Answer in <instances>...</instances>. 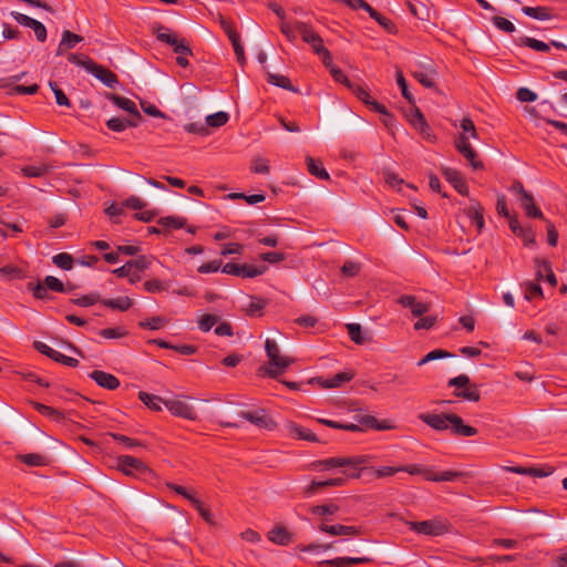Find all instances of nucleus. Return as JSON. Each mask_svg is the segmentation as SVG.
I'll return each mask as SVG.
<instances>
[{"mask_svg": "<svg viewBox=\"0 0 567 567\" xmlns=\"http://www.w3.org/2000/svg\"><path fill=\"white\" fill-rule=\"evenodd\" d=\"M43 284L48 287L49 290L55 292H64L66 291L63 282L54 276H47L44 278Z\"/></svg>", "mask_w": 567, "mask_h": 567, "instance_id": "63", "label": "nucleus"}, {"mask_svg": "<svg viewBox=\"0 0 567 567\" xmlns=\"http://www.w3.org/2000/svg\"><path fill=\"white\" fill-rule=\"evenodd\" d=\"M465 214L481 231L484 227V207L475 199L470 200V206L465 208Z\"/></svg>", "mask_w": 567, "mask_h": 567, "instance_id": "25", "label": "nucleus"}, {"mask_svg": "<svg viewBox=\"0 0 567 567\" xmlns=\"http://www.w3.org/2000/svg\"><path fill=\"white\" fill-rule=\"evenodd\" d=\"M101 303L113 310L126 311L132 307L133 301L130 297L124 296L114 299H102Z\"/></svg>", "mask_w": 567, "mask_h": 567, "instance_id": "37", "label": "nucleus"}, {"mask_svg": "<svg viewBox=\"0 0 567 567\" xmlns=\"http://www.w3.org/2000/svg\"><path fill=\"white\" fill-rule=\"evenodd\" d=\"M352 373L342 371L334 374L332 378H317L316 380L323 389H333L341 386L346 382H349L352 380Z\"/></svg>", "mask_w": 567, "mask_h": 567, "instance_id": "27", "label": "nucleus"}, {"mask_svg": "<svg viewBox=\"0 0 567 567\" xmlns=\"http://www.w3.org/2000/svg\"><path fill=\"white\" fill-rule=\"evenodd\" d=\"M508 226L511 230L519 238L523 239L526 246H530L535 244V233L530 227L520 226L517 217L511 218L508 221Z\"/></svg>", "mask_w": 567, "mask_h": 567, "instance_id": "23", "label": "nucleus"}, {"mask_svg": "<svg viewBox=\"0 0 567 567\" xmlns=\"http://www.w3.org/2000/svg\"><path fill=\"white\" fill-rule=\"evenodd\" d=\"M267 81L272 84V85H276L278 87H281V89H285V90H288V91H291V92H297L298 90L291 84V81L289 78H287L286 75H282V74H277V73H270L268 72L267 73Z\"/></svg>", "mask_w": 567, "mask_h": 567, "instance_id": "40", "label": "nucleus"}, {"mask_svg": "<svg viewBox=\"0 0 567 567\" xmlns=\"http://www.w3.org/2000/svg\"><path fill=\"white\" fill-rule=\"evenodd\" d=\"M295 28L297 32L300 33L303 42L311 45L316 54L327 49L323 44L322 38L312 29L310 24L302 21H297L295 22Z\"/></svg>", "mask_w": 567, "mask_h": 567, "instance_id": "11", "label": "nucleus"}, {"mask_svg": "<svg viewBox=\"0 0 567 567\" xmlns=\"http://www.w3.org/2000/svg\"><path fill=\"white\" fill-rule=\"evenodd\" d=\"M115 441L123 443L127 449L142 447L143 443L138 440L128 437L126 435L120 433H111L110 434Z\"/></svg>", "mask_w": 567, "mask_h": 567, "instance_id": "60", "label": "nucleus"}, {"mask_svg": "<svg viewBox=\"0 0 567 567\" xmlns=\"http://www.w3.org/2000/svg\"><path fill=\"white\" fill-rule=\"evenodd\" d=\"M370 456L359 455L352 457H330L318 462L322 468L351 467L353 472L348 473L349 477L359 478Z\"/></svg>", "mask_w": 567, "mask_h": 567, "instance_id": "7", "label": "nucleus"}, {"mask_svg": "<svg viewBox=\"0 0 567 567\" xmlns=\"http://www.w3.org/2000/svg\"><path fill=\"white\" fill-rule=\"evenodd\" d=\"M401 472H406L411 475H422L426 481H430V477L432 475V468L431 467H424L420 464H411L405 466H400Z\"/></svg>", "mask_w": 567, "mask_h": 567, "instance_id": "43", "label": "nucleus"}, {"mask_svg": "<svg viewBox=\"0 0 567 567\" xmlns=\"http://www.w3.org/2000/svg\"><path fill=\"white\" fill-rule=\"evenodd\" d=\"M506 471L520 475H528L534 477H546L553 473V468L549 467L547 471L538 467H524V466H509Z\"/></svg>", "mask_w": 567, "mask_h": 567, "instance_id": "31", "label": "nucleus"}, {"mask_svg": "<svg viewBox=\"0 0 567 567\" xmlns=\"http://www.w3.org/2000/svg\"><path fill=\"white\" fill-rule=\"evenodd\" d=\"M461 134L454 142L455 148L470 162L474 169H482L483 162L477 159V153L470 144V137L478 138V134L474 122L470 117H464L461 121Z\"/></svg>", "mask_w": 567, "mask_h": 567, "instance_id": "3", "label": "nucleus"}, {"mask_svg": "<svg viewBox=\"0 0 567 567\" xmlns=\"http://www.w3.org/2000/svg\"><path fill=\"white\" fill-rule=\"evenodd\" d=\"M152 31L159 42L173 48V51L177 54L176 63L182 68H186L188 65L187 56L193 54L187 41L157 22L152 24Z\"/></svg>", "mask_w": 567, "mask_h": 567, "instance_id": "2", "label": "nucleus"}, {"mask_svg": "<svg viewBox=\"0 0 567 567\" xmlns=\"http://www.w3.org/2000/svg\"><path fill=\"white\" fill-rule=\"evenodd\" d=\"M157 223L163 227H167V228L172 227L175 229H179L185 226L186 219L183 217L167 216V217L159 218Z\"/></svg>", "mask_w": 567, "mask_h": 567, "instance_id": "52", "label": "nucleus"}, {"mask_svg": "<svg viewBox=\"0 0 567 567\" xmlns=\"http://www.w3.org/2000/svg\"><path fill=\"white\" fill-rule=\"evenodd\" d=\"M89 73L94 75L97 80H100L107 87L113 89L118 84V78L113 71H111L107 68L100 65L95 62H93V66H91Z\"/></svg>", "mask_w": 567, "mask_h": 567, "instance_id": "19", "label": "nucleus"}, {"mask_svg": "<svg viewBox=\"0 0 567 567\" xmlns=\"http://www.w3.org/2000/svg\"><path fill=\"white\" fill-rule=\"evenodd\" d=\"M267 301L260 297H251L249 305L246 308V313L249 317L261 316L262 310L265 309Z\"/></svg>", "mask_w": 567, "mask_h": 567, "instance_id": "42", "label": "nucleus"}, {"mask_svg": "<svg viewBox=\"0 0 567 567\" xmlns=\"http://www.w3.org/2000/svg\"><path fill=\"white\" fill-rule=\"evenodd\" d=\"M436 71L431 63L421 64L419 69L412 71V76L426 89L435 87Z\"/></svg>", "mask_w": 567, "mask_h": 567, "instance_id": "18", "label": "nucleus"}, {"mask_svg": "<svg viewBox=\"0 0 567 567\" xmlns=\"http://www.w3.org/2000/svg\"><path fill=\"white\" fill-rule=\"evenodd\" d=\"M492 22L497 29H499L506 33H513L516 30L513 22H511L509 20H507L503 17L495 16L492 19Z\"/></svg>", "mask_w": 567, "mask_h": 567, "instance_id": "57", "label": "nucleus"}, {"mask_svg": "<svg viewBox=\"0 0 567 567\" xmlns=\"http://www.w3.org/2000/svg\"><path fill=\"white\" fill-rule=\"evenodd\" d=\"M355 420L358 423H340L332 420L327 419H318V422L329 426L331 429H338V430H344L350 432H362L363 427L374 429V430H389L390 425L385 424V422L380 423L374 416L372 415H362L355 416Z\"/></svg>", "mask_w": 567, "mask_h": 567, "instance_id": "5", "label": "nucleus"}, {"mask_svg": "<svg viewBox=\"0 0 567 567\" xmlns=\"http://www.w3.org/2000/svg\"><path fill=\"white\" fill-rule=\"evenodd\" d=\"M519 200L528 217L544 219V215L542 210L535 205L534 197L530 193L524 194V197H519Z\"/></svg>", "mask_w": 567, "mask_h": 567, "instance_id": "32", "label": "nucleus"}, {"mask_svg": "<svg viewBox=\"0 0 567 567\" xmlns=\"http://www.w3.org/2000/svg\"><path fill=\"white\" fill-rule=\"evenodd\" d=\"M535 268H536V278L537 280H546L551 287L557 286V278L551 269V264L547 259H542L536 257L534 259Z\"/></svg>", "mask_w": 567, "mask_h": 567, "instance_id": "17", "label": "nucleus"}, {"mask_svg": "<svg viewBox=\"0 0 567 567\" xmlns=\"http://www.w3.org/2000/svg\"><path fill=\"white\" fill-rule=\"evenodd\" d=\"M30 403L40 414L48 417L49 420L55 423H61L64 421L63 412L40 402L31 401Z\"/></svg>", "mask_w": 567, "mask_h": 567, "instance_id": "28", "label": "nucleus"}, {"mask_svg": "<svg viewBox=\"0 0 567 567\" xmlns=\"http://www.w3.org/2000/svg\"><path fill=\"white\" fill-rule=\"evenodd\" d=\"M70 63L82 66L86 72L93 66V60L85 54L69 53L66 56Z\"/></svg>", "mask_w": 567, "mask_h": 567, "instance_id": "46", "label": "nucleus"}, {"mask_svg": "<svg viewBox=\"0 0 567 567\" xmlns=\"http://www.w3.org/2000/svg\"><path fill=\"white\" fill-rule=\"evenodd\" d=\"M150 265L151 259L146 256H138L137 258L127 261V267H131V269H135L137 271L147 269Z\"/></svg>", "mask_w": 567, "mask_h": 567, "instance_id": "61", "label": "nucleus"}, {"mask_svg": "<svg viewBox=\"0 0 567 567\" xmlns=\"http://www.w3.org/2000/svg\"><path fill=\"white\" fill-rule=\"evenodd\" d=\"M218 321V317L215 315H204L198 320V328L204 331L208 332Z\"/></svg>", "mask_w": 567, "mask_h": 567, "instance_id": "62", "label": "nucleus"}, {"mask_svg": "<svg viewBox=\"0 0 567 567\" xmlns=\"http://www.w3.org/2000/svg\"><path fill=\"white\" fill-rule=\"evenodd\" d=\"M447 386L455 388L453 395L460 400L468 402H478L481 400L478 385L471 382L470 377L466 374H460L450 379Z\"/></svg>", "mask_w": 567, "mask_h": 567, "instance_id": "6", "label": "nucleus"}, {"mask_svg": "<svg viewBox=\"0 0 567 567\" xmlns=\"http://www.w3.org/2000/svg\"><path fill=\"white\" fill-rule=\"evenodd\" d=\"M454 354L446 351V350H443V349H435V350H432L430 351L427 354H425L419 362H417V365L419 367H422L424 364H426L427 362H431L433 360H437V359H446V358H453Z\"/></svg>", "mask_w": 567, "mask_h": 567, "instance_id": "44", "label": "nucleus"}, {"mask_svg": "<svg viewBox=\"0 0 567 567\" xmlns=\"http://www.w3.org/2000/svg\"><path fill=\"white\" fill-rule=\"evenodd\" d=\"M105 97L107 100H110L113 104H115L117 107L127 112L128 114L134 113L135 110L137 109L136 104L127 97H124V96H121V95H117L114 93H110V92L105 93Z\"/></svg>", "mask_w": 567, "mask_h": 567, "instance_id": "34", "label": "nucleus"}, {"mask_svg": "<svg viewBox=\"0 0 567 567\" xmlns=\"http://www.w3.org/2000/svg\"><path fill=\"white\" fill-rule=\"evenodd\" d=\"M138 399L152 411H161L162 405H164L165 400L158 395L150 394L147 392L141 391L138 393Z\"/></svg>", "mask_w": 567, "mask_h": 567, "instance_id": "39", "label": "nucleus"}, {"mask_svg": "<svg viewBox=\"0 0 567 567\" xmlns=\"http://www.w3.org/2000/svg\"><path fill=\"white\" fill-rule=\"evenodd\" d=\"M411 530L426 536H442L450 532V523L445 519H429L422 522H408Z\"/></svg>", "mask_w": 567, "mask_h": 567, "instance_id": "8", "label": "nucleus"}, {"mask_svg": "<svg viewBox=\"0 0 567 567\" xmlns=\"http://www.w3.org/2000/svg\"><path fill=\"white\" fill-rule=\"evenodd\" d=\"M229 120L228 113L224 111L216 112L206 117V124L212 127H220Z\"/></svg>", "mask_w": 567, "mask_h": 567, "instance_id": "49", "label": "nucleus"}, {"mask_svg": "<svg viewBox=\"0 0 567 567\" xmlns=\"http://www.w3.org/2000/svg\"><path fill=\"white\" fill-rule=\"evenodd\" d=\"M101 300L102 299L99 293H90L80 298L71 299V302L79 307H90L96 302H101Z\"/></svg>", "mask_w": 567, "mask_h": 567, "instance_id": "56", "label": "nucleus"}, {"mask_svg": "<svg viewBox=\"0 0 567 567\" xmlns=\"http://www.w3.org/2000/svg\"><path fill=\"white\" fill-rule=\"evenodd\" d=\"M49 86L52 90V92L54 93L55 102L58 105H61V106H70L71 105L70 100L64 94V92L58 86L56 82L50 81Z\"/></svg>", "mask_w": 567, "mask_h": 567, "instance_id": "55", "label": "nucleus"}, {"mask_svg": "<svg viewBox=\"0 0 567 567\" xmlns=\"http://www.w3.org/2000/svg\"><path fill=\"white\" fill-rule=\"evenodd\" d=\"M288 434L298 440H305L309 442H319V439L315 433H312L310 430L302 427L301 425L297 424L296 422L288 421L285 425Z\"/></svg>", "mask_w": 567, "mask_h": 567, "instance_id": "22", "label": "nucleus"}, {"mask_svg": "<svg viewBox=\"0 0 567 567\" xmlns=\"http://www.w3.org/2000/svg\"><path fill=\"white\" fill-rule=\"evenodd\" d=\"M268 267L265 265L255 266L249 264L227 262L223 266L221 272L241 278H255L264 275Z\"/></svg>", "mask_w": 567, "mask_h": 567, "instance_id": "10", "label": "nucleus"}, {"mask_svg": "<svg viewBox=\"0 0 567 567\" xmlns=\"http://www.w3.org/2000/svg\"><path fill=\"white\" fill-rule=\"evenodd\" d=\"M267 357L269 358V368L264 369V373L270 378H278L284 371L293 362V359L280 355V349L277 342L272 339H267L265 342Z\"/></svg>", "mask_w": 567, "mask_h": 567, "instance_id": "4", "label": "nucleus"}, {"mask_svg": "<svg viewBox=\"0 0 567 567\" xmlns=\"http://www.w3.org/2000/svg\"><path fill=\"white\" fill-rule=\"evenodd\" d=\"M117 468L123 474L134 477H144L152 474L151 468L146 464L128 455H122L117 458Z\"/></svg>", "mask_w": 567, "mask_h": 567, "instance_id": "9", "label": "nucleus"}, {"mask_svg": "<svg viewBox=\"0 0 567 567\" xmlns=\"http://www.w3.org/2000/svg\"><path fill=\"white\" fill-rule=\"evenodd\" d=\"M164 406L175 416L184 417L186 420L195 421L197 413L194 408L186 401L178 398L167 399Z\"/></svg>", "mask_w": 567, "mask_h": 567, "instance_id": "13", "label": "nucleus"}, {"mask_svg": "<svg viewBox=\"0 0 567 567\" xmlns=\"http://www.w3.org/2000/svg\"><path fill=\"white\" fill-rule=\"evenodd\" d=\"M49 171V167L47 165H40V166H25L21 169L22 174L25 177H41L45 175Z\"/></svg>", "mask_w": 567, "mask_h": 567, "instance_id": "58", "label": "nucleus"}, {"mask_svg": "<svg viewBox=\"0 0 567 567\" xmlns=\"http://www.w3.org/2000/svg\"><path fill=\"white\" fill-rule=\"evenodd\" d=\"M166 323V319L163 317H152L144 321L138 322V327L142 329L158 330Z\"/></svg>", "mask_w": 567, "mask_h": 567, "instance_id": "54", "label": "nucleus"}, {"mask_svg": "<svg viewBox=\"0 0 567 567\" xmlns=\"http://www.w3.org/2000/svg\"><path fill=\"white\" fill-rule=\"evenodd\" d=\"M464 476H466V474L460 471H444L441 473H435L432 468L430 482H454Z\"/></svg>", "mask_w": 567, "mask_h": 567, "instance_id": "41", "label": "nucleus"}, {"mask_svg": "<svg viewBox=\"0 0 567 567\" xmlns=\"http://www.w3.org/2000/svg\"><path fill=\"white\" fill-rule=\"evenodd\" d=\"M239 415L256 425L259 429L272 431L277 427L275 420L266 412L265 409H257L255 411H241Z\"/></svg>", "mask_w": 567, "mask_h": 567, "instance_id": "12", "label": "nucleus"}, {"mask_svg": "<svg viewBox=\"0 0 567 567\" xmlns=\"http://www.w3.org/2000/svg\"><path fill=\"white\" fill-rule=\"evenodd\" d=\"M17 458L28 466L41 467L47 466L50 462L49 457L39 453L19 454Z\"/></svg>", "mask_w": 567, "mask_h": 567, "instance_id": "33", "label": "nucleus"}, {"mask_svg": "<svg viewBox=\"0 0 567 567\" xmlns=\"http://www.w3.org/2000/svg\"><path fill=\"white\" fill-rule=\"evenodd\" d=\"M369 16L372 19H374L389 33H395L396 32L395 24L390 19H388L386 17L382 16L381 13H379L375 9H373Z\"/></svg>", "mask_w": 567, "mask_h": 567, "instance_id": "48", "label": "nucleus"}, {"mask_svg": "<svg viewBox=\"0 0 567 567\" xmlns=\"http://www.w3.org/2000/svg\"><path fill=\"white\" fill-rule=\"evenodd\" d=\"M524 298L528 301H532L537 298H543V289L538 284L535 282H526Z\"/></svg>", "mask_w": 567, "mask_h": 567, "instance_id": "51", "label": "nucleus"}, {"mask_svg": "<svg viewBox=\"0 0 567 567\" xmlns=\"http://www.w3.org/2000/svg\"><path fill=\"white\" fill-rule=\"evenodd\" d=\"M268 539L274 544L287 546L292 542V534L286 527L277 525L269 530Z\"/></svg>", "mask_w": 567, "mask_h": 567, "instance_id": "26", "label": "nucleus"}, {"mask_svg": "<svg viewBox=\"0 0 567 567\" xmlns=\"http://www.w3.org/2000/svg\"><path fill=\"white\" fill-rule=\"evenodd\" d=\"M306 164H307L308 172L312 176H316L317 178L322 179V181H328L330 178L329 173L322 166L321 162H317L313 157L307 156Z\"/></svg>", "mask_w": 567, "mask_h": 567, "instance_id": "36", "label": "nucleus"}, {"mask_svg": "<svg viewBox=\"0 0 567 567\" xmlns=\"http://www.w3.org/2000/svg\"><path fill=\"white\" fill-rule=\"evenodd\" d=\"M372 561L373 559L370 557H337L324 560L323 564H328L331 567H349L351 565L369 564Z\"/></svg>", "mask_w": 567, "mask_h": 567, "instance_id": "29", "label": "nucleus"}, {"mask_svg": "<svg viewBox=\"0 0 567 567\" xmlns=\"http://www.w3.org/2000/svg\"><path fill=\"white\" fill-rule=\"evenodd\" d=\"M522 12L525 16L530 17L536 20H539V21L550 20L555 17L553 14V9H550L548 7H542V6L523 7Z\"/></svg>", "mask_w": 567, "mask_h": 567, "instance_id": "30", "label": "nucleus"}, {"mask_svg": "<svg viewBox=\"0 0 567 567\" xmlns=\"http://www.w3.org/2000/svg\"><path fill=\"white\" fill-rule=\"evenodd\" d=\"M441 172L445 179L453 185L458 194L468 195V186L460 171L452 167H443Z\"/></svg>", "mask_w": 567, "mask_h": 567, "instance_id": "15", "label": "nucleus"}, {"mask_svg": "<svg viewBox=\"0 0 567 567\" xmlns=\"http://www.w3.org/2000/svg\"><path fill=\"white\" fill-rule=\"evenodd\" d=\"M348 89L360 100L362 101L367 106H369L372 111L377 112V113H380L382 115H388L389 116V111L388 109L379 103L378 101L373 100L368 90L360 85V84H357V83H353L351 82L350 85L348 86Z\"/></svg>", "mask_w": 567, "mask_h": 567, "instance_id": "14", "label": "nucleus"}, {"mask_svg": "<svg viewBox=\"0 0 567 567\" xmlns=\"http://www.w3.org/2000/svg\"><path fill=\"white\" fill-rule=\"evenodd\" d=\"M347 480L344 477H336L326 481H312L310 485L306 489V494L312 495L319 488L329 487V486H342L344 485Z\"/></svg>", "mask_w": 567, "mask_h": 567, "instance_id": "35", "label": "nucleus"}, {"mask_svg": "<svg viewBox=\"0 0 567 567\" xmlns=\"http://www.w3.org/2000/svg\"><path fill=\"white\" fill-rule=\"evenodd\" d=\"M27 288H28V290L32 291L33 297L37 299H40V300H49L50 299L49 289L43 282H40V281H38L35 284L29 282Z\"/></svg>", "mask_w": 567, "mask_h": 567, "instance_id": "45", "label": "nucleus"}, {"mask_svg": "<svg viewBox=\"0 0 567 567\" xmlns=\"http://www.w3.org/2000/svg\"><path fill=\"white\" fill-rule=\"evenodd\" d=\"M0 275L7 279H16L23 277L22 270L12 265L0 267Z\"/></svg>", "mask_w": 567, "mask_h": 567, "instance_id": "64", "label": "nucleus"}, {"mask_svg": "<svg viewBox=\"0 0 567 567\" xmlns=\"http://www.w3.org/2000/svg\"><path fill=\"white\" fill-rule=\"evenodd\" d=\"M347 331H348L350 339L355 344H363L365 342L367 339L363 337L362 328L359 323H348Z\"/></svg>", "mask_w": 567, "mask_h": 567, "instance_id": "50", "label": "nucleus"}, {"mask_svg": "<svg viewBox=\"0 0 567 567\" xmlns=\"http://www.w3.org/2000/svg\"><path fill=\"white\" fill-rule=\"evenodd\" d=\"M395 78H396V83H398L399 87L401 89V93H402L403 97L405 100H408L409 103H413L414 99L408 89L406 80L403 75V72L399 68L396 69Z\"/></svg>", "mask_w": 567, "mask_h": 567, "instance_id": "53", "label": "nucleus"}, {"mask_svg": "<svg viewBox=\"0 0 567 567\" xmlns=\"http://www.w3.org/2000/svg\"><path fill=\"white\" fill-rule=\"evenodd\" d=\"M52 262L63 269V270H71L73 267V257L68 252H60L52 257Z\"/></svg>", "mask_w": 567, "mask_h": 567, "instance_id": "47", "label": "nucleus"}, {"mask_svg": "<svg viewBox=\"0 0 567 567\" xmlns=\"http://www.w3.org/2000/svg\"><path fill=\"white\" fill-rule=\"evenodd\" d=\"M419 419L437 432L450 431L456 436H474L477 434L476 427L465 424L463 419L454 413H421Z\"/></svg>", "mask_w": 567, "mask_h": 567, "instance_id": "1", "label": "nucleus"}, {"mask_svg": "<svg viewBox=\"0 0 567 567\" xmlns=\"http://www.w3.org/2000/svg\"><path fill=\"white\" fill-rule=\"evenodd\" d=\"M319 530L327 533L331 536H340V535L357 536V535H360V533H361L360 527H357V526H346V525H340V524L328 525L324 523L319 525Z\"/></svg>", "mask_w": 567, "mask_h": 567, "instance_id": "21", "label": "nucleus"}, {"mask_svg": "<svg viewBox=\"0 0 567 567\" xmlns=\"http://www.w3.org/2000/svg\"><path fill=\"white\" fill-rule=\"evenodd\" d=\"M143 287L150 293H157L167 290V285L158 279L146 280Z\"/></svg>", "mask_w": 567, "mask_h": 567, "instance_id": "59", "label": "nucleus"}, {"mask_svg": "<svg viewBox=\"0 0 567 567\" xmlns=\"http://www.w3.org/2000/svg\"><path fill=\"white\" fill-rule=\"evenodd\" d=\"M396 302L403 308L410 309L414 317H421L430 310V305L422 302L412 295H402Z\"/></svg>", "mask_w": 567, "mask_h": 567, "instance_id": "16", "label": "nucleus"}, {"mask_svg": "<svg viewBox=\"0 0 567 567\" xmlns=\"http://www.w3.org/2000/svg\"><path fill=\"white\" fill-rule=\"evenodd\" d=\"M516 43L520 47H526L533 49L538 52H548L550 50V44L543 42L540 40L530 38V37H520Z\"/></svg>", "mask_w": 567, "mask_h": 567, "instance_id": "38", "label": "nucleus"}, {"mask_svg": "<svg viewBox=\"0 0 567 567\" xmlns=\"http://www.w3.org/2000/svg\"><path fill=\"white\" fill-rule=\"evenodd\" d=\"M89 377L103 389L115 390L120 386V380L115 375L101 370L92 371Z\"/></svg>", "mask_w": 567, "mask_h": 567, "instance_id": "20", "label": "nucleus"}, {"mask_svg": "<svg viewBox=\"0 0 567 567\" xmlns=\"http://www.w3.org/2000/svg\"><path fill=\"white\" fill-rule=\"evenodd\" d=\"M83 41V37L76 33H73L69 30H64L62 32V38L58 45L56 55H62L69 50L75 48L76 44Z\"/></svg>", "mask_w": 567, "mask_h": 567, "instance_id": "24", "label": "nucleus"}]
</instances>
